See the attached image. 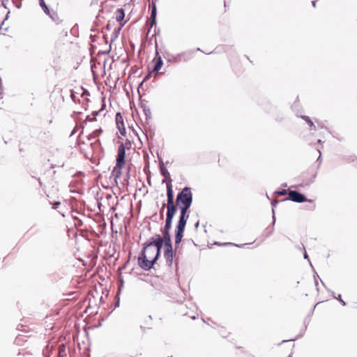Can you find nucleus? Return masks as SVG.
I'll return each instance as SVG.
<instances>
[{
	"label": "nucleus",
	"instance_id": "ddd939ff",
	"mask_svg": "<svg viewBox=\"0 0 357 357\" xmlns=\"http://www.w3.org/2000/svg\"><path fill=\"white\" fill-rule=\"evenodd\" d=\"M167 54L169 56L168 60L170 62H181V61H182V58H181L179 54L173 55V54H169V53H167Z\"/></svg>",
	"mask_w": 357,
	"mask_h": 357
},
{
	"label": "nucleus",
	"instance_id": "2f4dec72",
	"mask_svg": "<svg viewBox=\"0 0 357 357\" xmlns=\"http://www.w3.org/2000/svg\"><path fill=\"white\" fill-rule=\"evenodd\" d=\"M199 225V222H196V224L195 225V228H198Z\"/></svg>",
	"mask_w": 357,
	"mask_h": 357
},
{
	"label": "nucleus",
	"instance_id": "f704fd0d",
	"mask_svg": "<svg viewBox=\"0 0 357 357\" xmlns=\"http://www.w3.org/2000/svg\"><path fill=\"white\" fill-rule=\"evenodd\" d=\"M71 98L73 99L74 98V93L73 92H71V95H70Z\"/></svg>",
	"mask_w": 357,
	"mask_h": 357
},
{
	"label": "nucleus",
	"instance_id": "9b49d317",
	"mask_svg": "<svg viewBox=\"0 0 357 357\" xmlns=\"http://www.w3.org/2000/svg\"><path fill=\"white\" fill-rule=\"evenodd\" d=\"M159 165H160V174L166 178V179H169V181L170 180H172L170 178V175H169V173L168 172V170L167 169V168L165 167L164 165V163L162 162V160H160V162H159Z\"/></svg>",
	"mask_w": 357,
	"mask_h": 357
},
{
	"label": "nucleus",
	"instance_id": "dca6fc26",
	"mask_svg": "<svg viewBox=\"0 0 357 357\" xmlns=\"http://www.w3.org/2000/svg\"><path fill=\"white\" fill-rule=\"evenodd\" d=\"M172 220H173L172 218L167 217L166 222H165V227H164V229L162 230V231H168V232H169V230H170V229L172 227Z\"/></svg>",
	"mask_w": 357,
	"mask_h": 357
},
{
	"label": "nucleus",
	"instance_id": "58836bf2",
	"mask_svg": "<svg viewBox=\"0 0 357 357\" xmlns=\"http://www.w3.org/2000/svg\"><path fill=\"white\" fill-rule=\"evenodd\" d=\"M321 139H319L318 140V143H321Z\"/></svg>",
	"mask_w": 357,
	"mask_h": 357
},
{
	"label": "nucleus",
	"instance_id": "b1692460",
	"mask_svg": "<svg viewBox=\"0 0 357 357\" xmlns=\"http://www.w3.org/2000/svg\"><path fill=\"white\" fill-rule=\"evenodd\" d=\"M50 204H52L54 209H56L61 205L60 202H50Z\"/></svg>",
	"mask_w": 357,
	"mask_h": 357
},
{
	"label": "nucleus",
	"instance_id": "473e14b6",
	"mask_svg": "<svg viewBox=\"0 0 357 357\" xmlns=\"http://www.w3.org/2000/svg\"><path fill=\"white\" fill-rule=\"evenodd\" d=\"M304 258H305V259H307V258H308V256H307V253H306V252H305V253H304Z\"/></svg>",
	"mask_w": 357,
	"mask_h": 357
},
{
	"label": "nucleus",
	"instance_id": "bb28decb",
	"mask_svg": "<svg viewBox=\"0 0 357 357\" xmlns=\"http://www.w3.org/2000/svg\"><path fill=\"white\" fill-rule=\"evenodd\" d=\"M175 206L174 204V199H167V206Z\"/></svg>",
	"mask_w": 357,
	"mask_h": 357
},
{
	"label": "nucleus",
	"instance_id": "c9c22d12",
	"mask_svg": "<svg viewBox=\"0 0 357 357\" xmlns=\"http://www.w3.org/2000/svg\"><path fill=\"white\" fill-rule=\"evenodd\" d=\"M273 212L274 213V210H273ZM273 223H275V215H274L273 216Z\"/></svg>",
	"mask_w": 357,
	"mask_h": 357
},
{
	"label": "nucleus",
	"instance_id": "aec40b11",
	"mask_svg": "<svg viewBox=\"0 0 357 357\" xmlns=\"http://www.w3.org/2000/svg\"><path fill=\"white\" fill-rule=\"evenodd\" d=\"M101 132H102V130L100 128L95 130L93 132V133L91 135V137L89 138V139L99 136L101 134Z\"/></svg>",
	"mask_w": 357,
	"mask_h": 357
},
{
	"label": "nucleus",
	"instance_id": "2eb2a0df",
	"mask_svg": "<svg viewBox=\"0 0 357 357\" xmlns=\"http://www.w3.org/2000/svg\"><path fill=\"white\" fill-rule=\"evenodd\" d=\"M176 210L177 208L176 206H167V217L173 218Z\"/></svg>",
	"mask_w": 357,
	"mask_h": 357
},
{
	"label": "nucleus",
	"instance_id": "a878e982",
	"mask_svg": "<svg viewBox=\"0 0 357 357\" xmlns=\"http://www.w3.org/2000/svg\"><path fill=\"white\" fill-rule=\"evenodd\" d=\"M334 297L337 299L338 301H340V302L343 305H346V303L341 298V295L339 294L337 296H335Z\"/></svg>",
	"mask_w": 357,
	"mask_h": 357
},
{
	"label": "nucleus",
	"instance_id": "f03ea898",
	"mask_svg": "<svg viewBox=\"0 0 357 357\" xmlns=\"http://www.w3.org/2000/svg\"><path fill=\"white\" fill-rule=\"evenodd\" d=\"M192 202V193L188 187H185L176 197V204L180 209V218L188 219V210Z\"/></svg>",
	"mask_w": 357,
	"mask_h": 357
},
{
	"label": "nucleus",
	"instance_id": "5701e85b",
	"mask_svg": "<svg viewBox=\"0 0 357 357\" xmlns=\"http://www.w3.org/2000/svg\"><path fill=\"white\" fill-rule=\"evenodd\" d=\"M121 126L123 127L122 128H121V126L119 127V132L121 133V135H125L126 134V130L123 127V121H121Z\"/></svg>",
	"mask_w": 357,
	"mask_h": 357
},
{
	"label": "nucleus",
	"instance_id": "a19ab883",
	"mask_svg": "<svg viewBox=\"0 0 357 357\" xmlns=\"http://www.w3.org/2000/svg\"><path fill=\"white\" fill-rule=\"evenodd\" d=\"M289 357H291V356H289Z\"/></svg>",
	"mask_w": 357,
	"mask_h": 357
},
{
	"label": "nucleus",
	"instance_id": "cd10ccee",
	"mask_svg": "<svg viewBox=\"0 0 357 357\" xmlns=\"http://www.w3.org/2000/svg\"><path fill=\"white\" fill-rule=\"evenodd\" d=\"M120 119H122V117H121V116H120V114H117V115H116V124H117L118 127L121 126H120Z\"/></svg>",
	"mask_w": 357,
	"mask_h": 357
},
{
	"label": "nucleus",
	"instance_id": "f257e3e1",
	"mask_svg": "<svg viewBox=\"0 0 357 357\" xmlns=\"http://www.w3.org/2000/svg\"><path fill=\"white\" fill-rule=\"evenodd\" d=\"M155 255H157L155 247L146 243L138 257V265L145 271L150 270L157 261L155 259Z\"/></svg>",
	"mask_w": 357,
	"mask_h": 357
},
{
	"label": "nucleus",
	"instance_id": "393cba45",
	"mask_svg": "<svg viewBox=\"0 0 357 357\" xmlns=\"http://www.w3.org/2000/svg\"><path fill=\"white\" fill-rule=\"evenodd\" d=\"M215 244H217L218 245H234V246H236V247H241L240 245H238L237 244H234V243H215Z\"/></svg>",
	"mask_w": 357,
	"mask_h": 357
},
{
	"label": "nucleus",
	"instance_id": "39448f33",
	"mask_svg": "<svg viewBox=\"0 0 357 357\" xmlns=\"http://www.w3.org/2000/svg\"><path fill=\"white\" fill-rule=\"evenodd\" d=\"M188 219L184 218H180L178 222L177 228H176V232L175 235V244L178 245L183 238V231L185 229V227L186 225Z\"/></svg>",
	"mask_w": 357,
	"mask_h": 357
},
{
	"label": "nucleus",
	"instance_id": "c756f323",
	"mask_svg": "<svg viewBox=\"0 0 357 357\" xmlns=\"http://www.w3.org/2000/svg\"><path fill=\"white\" fill-rule=\"evenodd\" d=\"M318 152L319 153V158H317V161L320 163L321 161V151L320 149H318Z\"/></svg>",
	"mask_w": 357,
	"mask_h": 357
},
{
	"label": "nucleus",
	"instance_id": "e433bc0d",
	"mask_svg": "<svg viewBox=\"0 0 357 357\" xmlns=\"http://www.w3.org/2000/svg\"><path fill=\"white\" fill-rule=\"evenodd\" d=\"M20 326L22 327V325H20H20H18V326H17V330H20V328H19V327H20Z\"/></svg>",
	"mask_w": 357,
	"mask_h": 357
},
{
	"label": "nucleus",
	"instance_id": "4be33fe9",
	"mask_svg": "<svg viewBox=\"0 0 357 357\" xmlns=\"http://www.w3.org/2000/svg\"><path fill=\"white\" fill-rule=\"evenodd\" d=\"M22 341V337H20V335H18L15 340L14 344L16 345H20Z\"/></svg>",
	"mask_w": 357,
	"mask_h": 357
},
{
	"label": "nucleus",
	"instance_id": "20e7f679",
	"mask_svg": "<svg viewBox=\"0 0 357 357\" xmlns=\"http://www.w3.org/2000/svg\"><path fill=\"white\" fill-rule=\"evenodd\" d=\"M67 155L63 150L56 149L52 155V167H63L66 160Z\"/></svg>",
	"mask_w": 357,
	"mask_h": 357
},
{
	"label": "nucleus",
	"instance_id": "72a5a7b5",
	"mask_svg": "<svg viewBox=\"0 0 357 357\" xmlns=\"http://www.w3.org/2000/svg\"><path fill=\"white\" fill-rule=\"evenodd\" d=\"M312 6H313L314 7H315L316 1H312Z\"/></svg>",
	"mask_w": 357,
	"mask_h": 357
},
{
	"label": "nucleus",
	"instance_id": "423d86ee",
	"mask_svg": "<svg viewBox=\"0 0 357 357\" xmlns=\"http://www.w3.org/2000/svg\"><path fill=\"white\" fill-rule=\"evenodd\" d=\"M150 245L155 247L157 255L155 257V259H158L160 254V250L163 245V239L159 235L157 234L150 238V241L147 242Z\"/></svg>",
	"mask_w": 357,
	"mask_h": 357
},
{
	"label": "nucleus",
	"instance_id": "4468645a",
	"mask_svg": "<svg viewBox=\"0 0 357 357\" xmlns=\"http://www.w3.org/2000/svg\"><path fill=\"white\" fill-rule=\"evenodd\" d=\"M167 199H174L172 180H170L169 183L167 184Z\"/></svg>",
	"mask_w": 357,
	"mask_h": 357
},
{
	"label": "nucleus",
	"instance_id": "1a4fd4ad",
	"mask_svg": "<svg viewBox=\"0 0 357 357\" xmlns=\"http://www.w3.org/2000/svg\"><path fill=\"white\" fill-rule=\"evenodd\" d=\"M155 63L153 67V71L154 72H158L163 64V61L162 60V57L159 55L158 50L155 51Z\"/></svg>",
	"mask_w": 357,
	"mask_h": 357
},
{
	"label": "nucleus",
	"instance_id": "9d476101",
	"mask_svg": "<svg viewBox=\"0 0 357 357\" xmlns=\"http://www.w3.org/2000/svg\"><path fill=\"white\" fill-rule=\"evenodd\" d=\"M162 234H163V237H162V238L163 239V243H164L165 248L172 247L169 232L162 231Z\"/></svg>",
	"mask_w": 357,
	"mask_h": 357
},
{
	"label": "nucleus",
	"instance_id": "7ed1b4c3",
	"mask_svg": "<svg viewBox=\"0 0 357 357\" xmlns=\"http://www.w3.org/2000/svg\"><path fill=\"white\" fill-rule=\"evenodd\" d=\"M125 158H126V148L123 144H121L118 147V152L116 159V166L114 167L112 170V176H114L115 181L121 174V169L125 164Z\"/></svg>",
	"mask_w": 357,
	"mask_h": 357
},
{
	"label": "nucleus",
	"instance_id": "412c9836",
	"mask_svg": "<svg viewBox=\"0 0 357 357\" xmlns=\"http://www.w3.org/2000/svg\"><path fill=\"white\" fill-rule=\"evenodd\" d=\"M301 117H302L303 119H304L309 124V126L310 127L314 126V123L310 119L309 116H302Z\"/></svg>",
	"mask_w": 357,
	"mask_h": 357
},
{
	"label": "nucleus",
	"instance_id": "c85d7f7f",
	"mask_svg": "<svg viewBox=\"0 0 357 357\" xmlns=\"http://www.w3.org/2000/svg\"><path fill=\"white\" fill-rule=\"evenodd\" d=\"M278 193L280 195H286L287 194V191L286 190H281L278 191Z\"/></svg>",
	"mask_w": 357,
	"mask_h": 357
},
{
	"label": "nucleus",
	"instance_id": "7c9ffc66",
	"mask_svg": "<svg viewBox=\"0 0 357 357\" xmlns=\"http://www.w3.org/2000/svg\"><path fill=\"white\" fill-rule=\"evenodd\" d=\"M3 24H4V22L3 21V22H1V24H0V34H1V33H2V34H5V33H2V32H1L2 26H3Z\"/></svg>",
	"mask_w": 357,
	"mask_h": 357
},
{
	"label": "nucleus",
	"instance_id": "4c0bfd02",
	"mask_svg": "<svg viewBox=\"0 0 357 357\" xmlns=\"http://www.w3.org/2000/svg\"><path fill=\"white\" fill-rule=\"evenodd\" d=\"M23 333H24V337L25 336L24 333H26V331L24 328Z\"/></svg>",
	"mask_w": 357,
	"mask_h": 357
},
{
	"label": "nucleus",
	"instance_id": "0eeeda50",
	"mask_svg": "<svg viewBox=\"0 0 357 357\" xmlns=\"http://www.w3.org/2000/svg\"><path fill=\"white\" fill-rule=\"evenodd\" d=\"M288 195L289 197L287 199L294 202L302 203L307 201L311 202V200H307L304 195L296 190H289Z\"/></svg>",
	"mask_w": 357,
	"mask_h": 357
},
{
	"label": "nucleus",
	"instance_id": "f8f14e48",
	"mask_svg": "<svg viewBox=\"0 0 357 357\" xmlns=\"http://www.w3.org/2000/svg\"><path fill=\"white\" fill-rule=\"evenodd\" d=\"M194 51L192 50H190L185 52H183L179 53L181 58H182V61H188L192 57Z\"/></svg>",
	"mask_w": 357,
	"mask_h": 357
},
{
	"label": "nucleus",
	"instance_id": "6e6552de",
	"mask_svg": "<svg viewBox=\"0 0 357 357\" xmlns=\"http://www.w3.org/2000/svg\"><path fill=\"white\" fill-rule=\"evenodd\" d=\"M165 258L167 261V263L170 266L173 261L174 252L172 250V247L165 248L164 252Z\"/></svg>",
	"mask_w": 357,
	"mask_h": 357
},
{
	"label": "nucleus",
	"instance_id": "6ab92c4d",
	"mask_svg": "<svg viewBox=\"0 0 357 357\" xmlns=\"http://www.w3.org/2000/svg\"><path fill=\"white\" fill-rule=\"evenodd\" d=\"M155 17H156V7L155 6H153V8H152V10H151V26L155 24Z\"/></svg>",
	"mask_w": 357,
	"mask_h": 357
},
{
	"label": "nucleus",
	"instance_id": "f3484780",
	"mask_svg": "<svg viewBox=\"0 0 357 357\" xmlns=\"http://www.w3.org/2000/svg\"><path fill=\"white\" fill-rule=\"evenodd\" d=\"M40 5L42 7L44 12L47 15H50V17L54 20L53 17L50 15V10H49L48 7L47 6V5L45 4L44 0H40Z\"/></svg>",
	"mask_w": 357,
	"mask_h": 357
},
{
	"label": "nucleus",
	"instance_id": "ea45409f",
	"mask_svg": "<svg viewBox=\"0 0 357 357\" xmlns=\"http://www.w3.org/2000/svg\"><path fill=\"white\" fill-rule=\"evenodd\" d=\"M18 354V355H20V349H19V351H18V354Z\"/></svg>",
	"mask_w": 357,
	"mask_h": 357
},
{
	"label": "nucleus",
	"instance_id": "a211bd4d",
	"mask_svg": "<svg viewBox=\"0 0 357 357\" xmlns=\"http://www.w3.org/2000/svg\"><path fill=\"white\" fill-rule=\"evenodd\" d=\"M116 13V20L119 22L123 20L125 15L123 10L122 8L118 9Z\"/></svg>",
	"mask_w": 357,
	"mask_h": 357
}]
</instances>
